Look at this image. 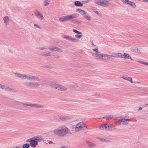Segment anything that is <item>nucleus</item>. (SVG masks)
Returning <instances> with one entry per match:
<instances>
[{
  "label": "nucleus",
  "instance_id": "f257e3e1",
  "mask_svg": "<svg viewBox=\"0 0 148 148\" xmlns=\"http://www.w3.org/2000/svg\"><path fill=\"white\" fill-rule=\"evenodd\" d=\"M68 128L65 125H62L53 130V134L58 136L62 137L65 136L69 132Z\"/></svg>",
  "mask_w": 148,
  "mask_h": 148
},
{
  "label": "nucleus",
  "instance_id": "f03ea898",
  "mask_svg": "<svg viewBox=\"0 0 148 148\" xmlns=\"http://www.w3.org/2000/svg\"><path fill=\"white\" fill-rule=\"evenodd\" d=\"M14 74L16 77L21 79H24L30 80H36L38 81H40V79L38 77L30 75L25 74H22L18 73H14Z\"/></svg>",
  "mask_w": 148,
  "mask_h": 148
},
{
  "label": "nucleus",
  "instance_id": "7ed1b4c3",
  "mask_svg": "<svg viewBox=\"0 0 148 148\" xmlns=\"http://www.w3.org/2000/svg\"><path fill=\"white\" fill-rule=\"evenodd\" d=\"M86 129V125L82 122H80L76 125L75 131L76 132H78L85 130Z\"/></svg>",
  "mask_w": 148,
  "mask_h": 148
},
{
  "label": "nucleus",
  "instance_id": "20e7f679",
  "mask_svg": "<svg viewBox=\"0 0 148 148\" xmlns=\"http://www.w3.org/2000/svg\"><path fill=\"white\" fill-rule=\"evenodd\" d=\"M77 11L80 13L86 20L90 21L92 19V17L84 10L79 9L77 10Z\"/></svg>",
  "mask_w": 148,
  "mask_h": 148
},
{
  "label": "nucleus",
  "instance_id": "39448f33",
  "mask_svg": "<svg viewBox=\"0 0 148 148\" xmlns=\"http://www.w3.org/2000/svg\"><path fill=\"white\" fill-rule=\"evenodd\" d=\"M95 48H92V50L96 52V53L91 52L92 56L98 58H101L102 57V55L99 51V48L97 46H95Z\"/></svg>",
  "mask_w": 148,
  "mask_h": 148
},
{
  "label": "nucleus",
  "instance_id": "423d86ee",
  "mask_svg": "<svg viewBox=\"0 0 148 148\" xmlns=\"http://www.w3.org/2000/svg\"><path fill=\"white\" fill-rule=\"evenodd\" d=\"M118 120L120 122L121 124L124 125H128L130 121L128 119H125L124 117H118Z\"/></svg>",
  "mask_w": 148,
  "mask_h": 148
},
{
  "label": "nucleus",
  "instance_id": "0eeeda50",
  "mask_svg": "<svg viewBox=\"0 0 148 148\" xmlns=\"http://www.w3.org/2000/svg\"><path fill=\"white\" fill-rule=\"evenodd\" d=\"M25 86L32 87H38L40 86L38 83L32 82H27L25 83Z\"/></svg>",
  "mask_w": 148,
  "mask_h": 148
},
{
  "label": "nucleus",
  "instance_id": "6e6552de",
  "mask_svg": "<svg viewBox=\"0 0 148 148\" xmlns=\"http://www.w3.org/2000/svg\"><path fill=\"white\" fill-rule=\"evenodd\" d=\"M62 37L68 40L74 42H77L79 41L76 38H74L72 37H70L65 35H63L62 36Z\"/></svg>",
  "mask_w": 148,
  "mask_h": 148
},
{
  "label": "nucleus",
  "instance_id": "1a4fd4ad",
  "mask_svg": "<svg viewBox=\"0 0 148 148\" xmlns=\"http://www.w3.org/2000/svg\"><path fill=\"white\" fill-rule=\"evenodd\" d=\"M34 13L35 15L40 20H42L44 19V18L43 14L39 11L36 10L34 12Z\"/></svg>",
  "mask_w": 148,
  "mask_h": 148
},
{
  "label": "nucleus",
  "instance_id": "9d476101",
  "mask_svg": "<svg viewBox=\"0 0 148 148\" xmlns=\"http://www.w3.org/2000/svg\"><path fill=\"white\" fill-rule=\"evenodd\" d=\"M66 21H68L70 19L75 18L79 16L78 14L77 13H74L68 15L66 16Z\"/></svg>",
  "mask_w": 148,
  "mask_h": 148
},
{
  "label": "nucleus",
  "instance_id": "9b49d317",
  "mask_svg": "<svg viewBox=\"0 0 148 148\" xmlns=\"http://www.w3.org/2000/svg\"><path fill=\"white\" fill-rule=\"evenodd\" d=\"M4 23L5 25H9L10 22V19L9 17L8 16H4L3 18Z\"/></svg>",
  "mask_w": 148,
  "mask_h": 148
},
{
  "label": "nucleus",
  "instance_id": "f8f14e48",
  "mask_svg": "<svg viewBox=\"0 0 148 148\" xmlns=\"http://www.w3.org/2000/svg\"><path fill=\"white\" fill-rule=\"evenodd\" d=\"M30 145L31 147H34L38 145V143L37 142V141L33 138L32 140H31Z\"/></svg>",
  "mask_w": 148,
  "mask_h": 148
},
{
  "label": "nucleus",
  "instance_id": "ddd939ff",
  "mask_svg": "<svg viewBox=\"0 0 148 148\" xmlns=\"http://www.w3.org/2000/svg\"><path fill=\"white\" fill-rule=\"evenodd\" d=\"M86 142L89 148H94L96 146V145L95 144L87 140Z\"/></svg>",
  "mask_w": 148,
  "mask_h": 148
},
{
  "label": "nucleus",
  "instance_id": "4468645a",
  "mask_svg": "<svg viewBox=\"0 0 148 148\" xmlns=\"http://www.w3.org/2000/svg\"><path fill=\"white\" fill-rule=\"evenodd\" d=\"M5 90L6 91H10L11 92H16V90L15 89L11 87H7L6 86Z\"/></svg>",
  "mask_w": 148,
  "mask_h": 148
},
{
  "label": "nucleus",
  "instance_id": "2eb2a0df",
  "mask_svg": "<svg viewBox=\"0 0 148 148\" xmlns=\"http://www.w3.org/2000/svg\"><path fill=\"white\" fill-rule=\"evenodd\" d=\"M114 127L113 125L111 124H106L104 125V127L106 130L110 131L111 130V129Z\"/></svg>",
  "mask_w": 148,
  "mask_h": 148
},
{
  "label": "nucleus",
  "instance_id": "dca6fc26",
  "mask_svg": "<svg viewBox=\"0 0 148 148\" xmlns=\"http://www.w3.org/2000/svg\"><path fill=\"white\" fill-rule=\"evenodd\" d=\"M34 139L38 143V142H40L43 140V138L42 137L40 136H38L35 137Z\"/></svg>",
  "mask_w": 148,
  "mask_h": 148
},
{
  "label": "nucleus",
  "instance_id": "f3484780",
  "mask_svg": "<svg viewBox=\"0 0 148 148\" xmlns=\"http://www.w3.org/2000/svg\"><path fill=\"white\" fill-rule=\"evenodd\" d=\"M90 10L93 12L97 14L98 16H101V14L99 13L96 8L94 7H92L90 8Z\"/></svg>",
  "mask_w": 148,
  "mask_h": 148
},
{
  "label": "nucleus",
  "instance_id": "a211bd4d",
  "mask_svg": "<svg viewBox=\"0 0 148 148\" xmlns=\"http://www.w3.org/2000/svg\"><path fill=\"white\" fill-rule=\"evenodd\" d=\"M82 3V2L77 1L75 2L74 4L76 7H82L83 5V4Z\"/></svg>",
  "mask_w": 148,
  "mask_h": 148
},
{
  "label": "nucleus",
  "instance_id": "6ab92c4d",
  "mask_svg": "<svg viewBox=\"0 0 148 148\" xmlns=\"http://www.w3.org/2000/svg\"><path fill=\"white\" fill-rule=\"evenodd\" d=\"M123 58L125 59H130L132 60H134L130 56L129 54L127 53H124V54L123 55Z\"/></svg>",
  "mask_w": 148,
  "mask_h": 148
},
{
  "label": "nucleus",
  "instance_id": "aec40b11",
  "mask_svg": "<svg viewBox=\"0 0 148 148\" xmlns=\"http://www.w3.org/2000/svg\"><path fill=\"white\" fill-rule=\"evenodd\" d=\"M127 5H130L131 7L133 8H135L136 7L135 4L134 2L131 1L130 0L129 1Z\"/></svg>",
  "mask_w": 148,
  "mask_h": 148
},
{
  "label": "nucleus",
  "instance_id": "412c9836",
  "mask_svg": "<svg viewBox=\"0 0 148 148\" xmlns=\"http://www.w3.org/2000/svg\"><path fill=\"white\" fill-rule=\"evenodd\" d=\"M32 107H34L37 108H45V107L43 106L40 105V104H32Z\"/></svg>",
  "mask_w": 148,
  "mask_h": 148
},
{
  "label": "nucleus",
  "instance_id": "4be33fe9",
  "mask_svg": "<svg viewBox=\"0 0 148 148\" xmlns=\"http://www.w3.org/2000/svg\"><path fill=\"white\" fill-rule=\"evenodd\" d=\"M50 2V0H44L43 3V5L44 6L49 5Z\"/></svg>",
  "mask_w": 148,
  "mask_h": 148
},
{
  "label": "nucleus",
  "instance_id": "5701e85b",
  "mask_svg": "<svg viewBox=\"0 0 148 148\" xmlns=\"http://www.w3.org/2000/svg\"><path fill=\"white\" fill-rule=\"evenodd\" d=\"M110 4V3L109 2L105 0H102V6H106L109 5Z\"/></svg>",
  "mask_w": 148,
  "mask_h": 148
},
{
  "label": "nucleus",
  "instance_id": "b1692460",
  "mask_svg": "<svg viewBox=\"0 0 148 148\" xmlns=\"http://www.w3.org/2000/svg\"><path fill=\"white\" fill-rule=\"evenodd\" d=\"M59 20L61 22H65L67 21L66 16H64L59 18Z\"/></svg>",
  "mask_w": 148,
  "mask_h": 148
},
{
  "label": "nucleus",
  "instance_id": "393cba45",
  "mask_svg": "<svg viewBox=\"0 0 148 148\" xmlns=\"http://www.w3.org/2000/svg\"><path fill=\"white\" fill-rule=\"evenodd\" d=\"M113 115H108L106 116V117H102V119H104L106 120L111 119L113 118Z\"/></svg>",
  "mask_w": 148,
  "mask_h": 148
},
{
  "label": "nucleus",
  "instance_id": "a878e982",
  "mask_svg": "<svg viewBox=\"0 0 148 148\" xmlns=\"http://www.w3.org/2000/svg\"><path fill=\"white\" fill-rule=\"evenodd\" d=\"M59 119L62 121H65L69 120L70 117L68 116L65 117H60Z\"/></svg>",
  "mask_w": 148,
  "mask_h": 148
},
{
  "label": "nucleus",
  "instance_id": "bb28decb",
  "mask_svg": "<svg viewBox=\"0 0 148 148\" xmlns=\"http://www.w3.org/2000/svg\"><path fill=\"white\" fill-rule=\"evenodd\" d=\"M58 90L62 91H66V88L65 86L60 85Z\"/></svg>",
  "mask_w": 148,
  "mask_h": 148
},
{
  "label": "nucleus",
  "instance_id": "cd10ccee",
  "mask_svg": "<svg viewBox=\"0 0 148 148\" xmlns=\"http://www.w3.org/2000/svg\"><path fill=\"white\" fill-rule=\"evenodd\" d=\"M102 59L109 60V55L102 54Z\"/></svg>",
  "mask_w": 148,
  "mask_h": 148
},
{
  "label": "nucleus",
  "instance_id": "c85d7f7f",
  "mask_svg": "<svg viewBox=\"0 0 148 148\" xmlns=\"http://www.w3.org/2000/svg\"><path fill=\"white\" fill-rule=\"evenodd\" d=\"M42 55L44 56H49L51 55V53L48 51H46L42 53Z\"/></svg>",
  "mask_w": 148,
  "mask_h": 148
},
{
  "label": "nucleus",
  "instance_id": "c756f323",
  "mask_svg": "<svg viewBox=\"0 0 148 148\" xmlns=\"http://www.w3.org/2000/svg\"><path fill=\"white\" fill-rule=\"evenodd\" d=\"M131 50L133 52H136L139 51L138 49L136 47H133L131 48Z\"/></svg>",
  "mask_w": 148,
  "mask_h": 148
},
{
  "label": "nucleus",
  "instance_id": "7c9ffc66",
  "mask_svg": "<svg viewBox=\"0 0 148 148\" xmlns=\"http://www.w3.org/2000/svg\"><path fill=\"white\" fill-rule=\"evenodd\" d=\"M56 47L54 46H49L48 48L51 51H53V50L56 51Z\"/></svg>",
  "mask_w": 148,
  "mask_h": 148
},
{
  "label": "nucleus",
  "instance_id": "2f4dec72",
  "mask_svg": "<svg viewBox=\"0 0 148 148\" xmlns=\"http://www.w3.org/2000/svg\"><path fill=\"white\" fill-rule=\"evenodd\" d=\"M111 141L110 140L107 138H102V142L105 143H110Z\"/></svg>",
  "mask_w": 148,
  "mask_h": 148
},
{
  "label": "nucleus",
  "instance_id": "473e14b6",
  "mask_svg": "<svg viewBox=\"0 0 148 148\" xmlns=\"http://www.w3.org/2000/svg\"><path fill=\"white\" fill-rule=\"evenodd\" d=\"M95 2L97 4L101 5H102L101 0H94Z\"/></svg>",
  "mask_w": 148,
  "mask_h": 148
},
{
  "label": "nucleus",
  "instance_id": "72a5a7b5",
  "mask_svg": "<svg viewBox=\"0 0 148 148\" xmlns=\"http://www.w3.org/2000/svg\"><path fill=\"white\" fill-rule=\"evenodd\" d=\"M56 83L54 82H51L50 83V86L52 88H54Z\"/></svg>",
  "mask_w": 148,
  "mask_h": 148
},
{
  "label": "nucleus",
  "instance_id": "f704fd0d",
  "mask_svg": "<svg viewBox=\"0 0 148 148\" xmlns=\"http://www.w3.org/2000/svg\"><path fill=\"white\" fill-rule=\"evenodd\" d=\"M30 146L29 144L26 143L23 144L22 145L23 148H28Z\"/></svg>",
  "mask_w": 148,
  "mask_h": 148
},
{
  "label": "nucleus",
  "instance_id": "c9c22d12",
  "mask_svg": "<svg viewBox=\"0 0 148 148\" xmlns=\"http://www.w3.org/2000/svg\"><path fill=\"white\" fill-rule=\"evenodd\" d=\"M56 51L59 53H62L63 52V50L62 49L57 47Z\"/></svg>",
  "mask_w": 148,
  "mask_h": 148
},
{
  "label": "nucleus",
  "instance_id": "e433bc0d",
  "mask_svg": "<svg viewBox=\"0 0 148 148\" xmlns=\"http://www.w3.org/2000/svg\"><path fill=\"white\" fill-rule=\"evenodd\" d=\"M115 59V58L114 56L112 55H109V60H114Z\"/></svg>",
  "mask_w": 148,
  "mask_h": 148
},
{
  "label": "nucleus",
  "instance_id": "4c0bfd02",
  "mask_svg": "<svg viewBox=\"0 0 148 148\" xmlns=\"http://www.w3.org/2000/svg\"><path fill=\"white\" fill-rule=\"evenodd\" d=\"M73 32L77 34H82V32H81L75 29H73Z\"/></svg>",
  "mask_w": 148,
  "mask_h": 148
},
{
  "label": "nucleus",
  "instance_id": "58836bf2",
  "mask_svg": "<svg viewBox=\"0 0 148 148\" xmlns=\"http://www.w3.org/2000/svg\"><path fill=\"white\" fill-rule=\"evenodd\" d=\"M117 58H123V54L121 53H118Z\"/></svg>",
  "mask_w": 148,
  "mask_h": 148
},
{
  "label": "nucleus",
  "instance_id": "ea45409f",
  "mask_svg": "<svg viewBox=\"0 0 148 148\" xmlns=\"http://www.w3.org/2000/svg\"><path fill=\"white\" fill-rule=\"evenodd\" d=\"M127 80L130 82L132 83H134L131 77H128L127 78Z\"/></svg>",
  "mask_w": 148,
  "mask_h": 148
},
{
  "label": "nucleus",
  "instance_id": "a19ab883",
  "mask_svg": "<svg viewBox=\"0 0 148 148\" xmlns=\"http://www.w3.org/2000/svg\"><path fill=\"white\" fill-rule=\"evenodd\" d=\"M75 36L78 39H80L82 37V35H80L79 34L75 35Z\"/></svg>",
  "mask_w": 148,
  "mask_h": 148
},
{
  "label": "nucleus",
  "instance_id": "79ce46f5",
  "mask_svg": "<svg viewBox=\"0 0 148 148\" xmlns=\"http://www.w3.org/2000/svg\"><path fill=\"white\" fill-rule=\"evenodd\" d=\"M121 1L123 3H124L127 4V3L129 1V0H121Z\"/></svg>",
  "mask_w": 148,
  "mask_h": 148
},
{
  "label": "nucleus",
  "instance_id": "37998d69",
  "mask_svg": "<svg viewBox=\"0 0 148 148\" xmlns=\"http://www.w3.org/2000/svg\"><path fill=\"white\" fill-rule=\"evenodd\" d=\"M6 86L3 85L1 84L0 87V88H1L2 89H5Z\"/></svg>",
  "mask_w": 148,
  "mask_h": 148
},
{
  "label": "nucleus",
  "instance_id": "c03bdc74",
  "mask_svg": "<svg viewBox=\"0 0 148 148\" xmlns=\"http://www.w3.org/2000/svg\"><path fill=\"white\" fill-rule=\"evenodd\" d=\"M60 85L58 84H56V86L54 87V88L58 90L59 89V87L60 86Z\"/></svg>",
  "mask_w": 148,
  "mask_h": 148
},
{
  "label": "nucleus",
  "instance_id": "a18cd8bd",
  "mask_svg": "<svg viewBox=\"0 0 148 148\" xmlns=\"http://www.w3.org/2000/svg\"><path fill=\"white\" fill-rule=\"evenodd\" d=\"M32 104H28V103H24L23 104V106H30L32 107Z\"/></svg>",
  "mask_w": 148,
  "mask_h": 148
},
{
  "label": "nucleus",
  "instance_id": "49530a36",
  "mask_svg": "<svg viewBox=\"0 0 148 148\" xmlns=\"http://www.w3.org/2000/svg\"><path fill=\"white\" fill-rule=\"evenodd\" d=\"M90 43L93 46H95V47L96 46V45L94 44L93 41H92V40L90 41Z\"/></svg>",
  "mask_w": 148,
  "mask_h": 148
},
{
  "label": "nucleus",
  "instance_id": "de8ad7c7",
  "mask_svg": "<svg viewBox=\"0 0 148 148\" xmlns=\"http://www.w3.org/2000/svg\"><path fill=\"white\" fill-rule=\"evenodd\" d=\"M45 49V48L42 47H40L38 48V49L40 50H43Z\"/></svg>",
  "mask_w": 148,
  "mask_h": 148
},
{
  "label": "nucleus",
  "instance_id": "09e8293b",
  "mask_svg": "<svg viewBox=\"0 0 148 148\" xmlns=\"http://www.w3.org/2000/svg\"><path fill=\"white\" fill-rule=\"evenodd\" d=\"M34 26L35 28H37L39 29H40V27L37 24H34Z\"/></svg>",
  "mask_w": 148,
  "mask_h": 148
},
{
  "label": "nucleus",
  "instance_id": "8fccbe9b",
  "mask_svg": "<svg viewBox=\"0 0 148 148\" xmlns=\"http://www.w3.org/2000/svg\"><path fill=\"white\" fill-rule=\"evenodd\" d=\"M113 56H114V58L115 57L117 58L118 53H113Z\"/></svg>",
  "mask_w": 148,
  "mask_h": 148
},
{
  "label": "nucleus",
  "instance_id": "3c124183",
  "mask_svg": "<svg viewBox=\"0 0 148 148\" xmlns=\"http://www.w3.org/2000/svg\"><path fill=\"white\" fill-rule=\"evenodd\" d=\"M91 1V0H87L86 1H82V2L83 3H88Z\"/></svg>",
  "mask_w": 148,
  "mask_h": 148
},
{
  "label": "nucleus",
  "instance_id": "603ef678",
  "mask_svg": "<svg viewBox=\"0 0 148 148\" xmlns=\"http://www.w3.org/2000/svg\"><path fill=\"white\" fill-rule=\"evenodd\" d=\"M33 138H30L29 139H28L27 140H26V142H30V143H31V140H32Z\"/></svg>",
  "mask_w": 148,
  "mask_h": 148
},
{
  "label": "nucleus",
  "instance_id": "864d4df0",
  "mask_svg": "<svg viewBox=\"0 0 148 148\" xmlns=\"http://www.w3.org/2000/svg\"><path fill=\"white\" fill-rule=\"evenodd\" d=\"M127 77H124V76H122L121 77V78H122L125 80H127Z\"/></svg>",
  "mask_w": 148,
  "mask_h": 148
},
{
  "label": "nucleus",
  "instance_id": "5fc2aeb1",
  "mask_svg": "<svg viewBox=\"0 0 148 148\" xmlns=\"http://www.w3.org/2000/svg\"><path fill=\"white\" fill-rule=\"evenodd\" d=\"M137 62H138L139 63H141L142 64H143L144 62L141 61H137Z\"/></svg>",
  "mask_w": 148,
  "mask_h": 148
},
{
  "label": "nucleus",
  "instance_id": "6e6d98bb",
  "mask_svg": "<svg viewBox=\"0 0 148 148\" xmlns=\"http://www.w3.org/2000/svg\"><path fill=\"white\" fill-rule=\"evenodd\" d=\"M60 148H68V147L67 146L63 145L60 147Z\"/></svg>",
  "mask_w": 148,
  "mask_h": 148
},
{
  "label": "nucleus",
  "instance_id": "4d7b16f0",
  "mask_svg": "<svg viewBox=\"0 0 148 148\" xmlns=\"http://www.w3.org/2000/svg\"><path fill=\"white\" fill-rule=\"evenodd\" d=\"M49 144H54L55 143H54L52 141H50L49 142Z\"/></svg>",
  "mask_w": 148,
  "mask_h": 148
},
{
  "label": "nucleus",
  "instance_id": "13d9d810",
  "mask_svg": "<svg viewBox=\"0 0 148 148\" xmlns=\"http://www.w3.org/2000/svg\"><path fill=\"white\" fill-rule=\"evenodd\" d=\"M12 148H22L21 147H18V146H14L12 147Z\"/></svg>",
  "mask_w": 148,
  "mask_h": 148
},
{
  "label": "nucleus",
  "instance_id": "bf43d9fd",
  "mask_svg": "<svg viewBox=\"0 0 148 148\" xmlns=\"http://www.w3.org/2000/svg\"><path fill=\"white\" fill-rule=\"evenodd\" d=\"M141 1L143 2L148 3V0H141Z\"/></svg>",
  "mask_w": 148,
  "mask_h": 148
},
{
  "label": "nucleus",
  "instance_id": "052dcab7",
  "mask_svg": "<svg viewBox=\"0 0 148 148\" xmlns=\"http://www.w3.org/2000/svg\"><path fill=\"white\" fill-rule=\"evenodd\" d=\"M96 138H97V139H99V140H100L101 141V140H102V139H101V138H100V137H96Z\"/></svg>",
  "mask_w": 148,
  "mask_h": 148
},
{
  "label": "nucleus",
  "instance_id": "680f3d73",
  "mask_svg": "<svg viewBox=\"0 0 148 148\" xmlns=\"http://www.w3.org/2000/svg\"><path fill=\"white\" fill-rule=\"evenodd\" d=\"M143 64H144L146 65H148V63H147V62H144Z\"/></svg>",
  "mask_w": 148,
  "mask_h": 148
},
{
  "label": "nucleus",
  "instance_id": "e2e57ef3",
  "mask_svg": "<svg viewBox=\"0 0 148 148\" xmlns=\"http://www.w3.org/2000/svg\"><path fill=\"white\" fill-rule=\"evenodd\" d=\"M143 108L142 107H140L139 109L138 110V111L141 110H142Z\"/></svg>",
  "mask_w": 148,
  "mask_h": 148
},
{
  "label": "nucleus",
  "instance_id": "0e129e2a",
  "mask_svg": "<svg viewBox=\"0 0 148 148\" xmlns=\"http://www.w3.org/2000/svg\"><path fill=\"white\" fill-rule=\"evenodd\" d=\"M9 51L10 53H13V51L12 50L10 49L9 50Z\"/></svg>",
  "mask_w": 148,
  "mask_h": 148
},
{
  "label": "nucleus",
  "instance_id": "69168bd1",
  "mask_svg": "<svg viewBox=\"0 0 148 148\" xmlns=\"http://www.w3.org/2000/svg\"><path fill=\"white\" fill-rule=\"evenodd\" d=\"M77 86V84H75L74 86V87H76Z\"/></svg>",
  "mask_w": 148,
  "mask_h": 148
},
{
  "label": "nucleus",
  "instance_id": "338daca9",
  "mask_svg": "<svg viewBox=\"0 0 148 148\" xmlns=\"http://www.w3.org/2000/svg\"><path fill=\"white\" fill-rule=\"evenodd\" d=\"M136 83H140L141 82H136Z\"/></svg>",
  "mask_w": 148,
  "mask_h": 148
},
{
  "label": "nucleus",
  "instance_id": "774afa93",
  "mask_svg": "<svg viewBox=\"0 0 148 148\" xmlns=\"http://www.w3.org/2000/svg\"><path fill=\"white\" fill-rule=\"evenodd\" d=\"M101 126H101V125L100 126V128H101Z\"/></svg>",
  "mask_w": 148,
  "mask_h": 148
}]
</instances>
